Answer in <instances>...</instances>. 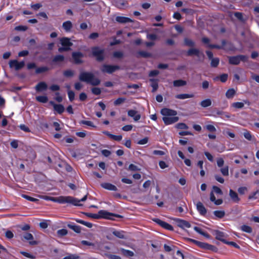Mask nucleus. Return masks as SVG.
I'll return each instance as SVG.
<instances>
[{
  "instance_id": "f257e3e1",
  "label": "nucleus",
  "mask_w": 259,
  "mask_h": 259,
  "mask_svg": "<svg viewBox=\"0 0 259 259\" xmlns=\"http://www.w3.org/2000/svg\"><path fill=\"white\" fill-rule=\"evenodd\" d=\"M84 214L89 218L95 219H105L114 220V219L112 217L119 219L123 218V216L120 214L109 212L104 210H99L98 213L85 212Z\"/></svg>"
},
{
  "instance_id": "f03ea898",
  "label": "nucleus",
  "mask_w": 259,
  "mask_h": 259,
  "mask_svg": "<svg viewBox=\"0 0 259 259\" xmlns=\"http://www.w3.org/2000/svg\"><path fill=\"white\" fill-rule=\"evenodd\" d=\"M79 79L81 81L85 82L94 86L98 85L101 82L100 80L90 72H81L79 75Z\"/></svg>"
},
{
  "instance_id": "7ed1b4c3",
  "label": "nucleus",
  "mask_w": 259,
  "mask_h": 259,
  "mask_svg": "<svg viewBox=\"0 0 259 259\" xmlns=\"http://www.w3.org/2000/svg\"><path fill=\"white\" fill-rule=\"evenodd\" d=\"M92 56L95 57L97 61L101 62L105 59V52L103 49H101L98 46L91 48Z\"/></svg>"
},
{
  "instance_id": "20e7f679",
  "label": "nucleus",
  "mask_w": 259,
  "mask_h": 259,
  "mask_svg": "<svg viewBox=\"0 0 259 259\" xmlns=\"http://www.w3.org/2000/svg\"><path fill=\"white\" fill-rule=\"evenodd\" d=\"M187 240L189 242L193 243L201 248L211 250L214 252H216L217 250V247L207 243L200 242L191 238H187Z\"/></svg>"
},
{
  "instance_id": "39448f33",
  "label": "nucleus",
  "mask_w": 259,
  "mask_h": 259,
  "mask_svg": "<svg viewBox=\"0 0 259 259\" xmlns=\"http://www.w3.org/2000/svg\"><path fill=\"white\" fill-rule=\"evenodd\" d=\"M78 200L77 198H74L72 196H60L56 199L55 202H58L60 203H70L74 206H80L81 204H78Z\"/></svg>"
},
{
  "instance_id": "423d86ee",
  "label": "nucleus",
  "mask_w": 259,
  "mask_h": 259,
  "mask_svg": "<svg viewBox=\"0 0 259 259\" xmlns=\"http://www.w3.org/2000/svg\"><path fill=\"white\" fill-rule=\"evenodd\" d=\"M111 248L107 245H100L99 246V250L101 251V253L107 257L109 259H121V257L119 255L112 254L110 253L109 250Z\"/></svg>"
},
{
  "instance_id": "0eeeda50",
  "label": "nucleus",
  "mask_w": 259,
  "mask_h": 259,
  "mask_svg": "<svg viewBox=\"0 0 259 259\" xmlns=\"http://www.w3.org/2000/svg\"><path fill=\"white\" fill-rule=\"evenodd\" d=\"M229 63L231 65H239L241 61L244 62H246L248 57L243 55H238L234 56H229L228 57Z\"/></svg>"
},
{
  "instance_id": "6e6552de",
  "label": "nucleus",
  "mask_w": 259,
  "mask_h": 259,
  "mask_svg": "<svg viewBox=\"0 0 259 259\" xmlns=\"http://www.w3.org/2000/svg\"><path fill=\"white\" fill-rule=\"evenodd\" d=\"M119 69H120V67L117 65L103 64L101 68L102 72L108 74H112Z\"/></svg>"
},
{
  "instance_id": "1a4fd4ad",
  "label": "nucleus",
  "mask_w": 259,
  "mask_h": 259,
  "mask_svg": "<svg viewBox=\"0 0 259 259\" xmlns=\"http://www.w3.org/2000/svg\"><path fill=\"white\" fill-rule=\"evenodd\" d=\"M201 40L203 44L207 45V47L208 48H209V49H219V50L223 49L224 47L226 45V43H227L226 40L223 39L222 40V45H215V44H209V43L210 42V39L206 37H203L202 38Z\"/></svg>"
},
{
  "instance_id": "9d476101",
  "label": "nucleus",
  "mask_w": 259,
  "mask_h": 259,
  "mask_svg": "<svg viewBox=\"0 0 259 259\" xmlns=\"http://www.w3.org/2000/svg\"><path fill=\"white\" fill-rule=\"evenodd\" d=\"M27 68L28 70L36 68L35 73L37 74L47 72L50 70V68H49L47 66H41L39 67H36V65L34 62L28 63L27 65Z\"/></svg>"
},
{
  "instance_id": "9b49d317",
  "label": "nucleus",
  "mask_w": 259,
  "mask_h": 259,
  "mask_svg": "<svg viewBox=\"0 0 259 259\" xmlns=\"http://www.w3.org/2000/svg\"><path fill=\"white\" fill-rule=\"evenodd\" d=\"M21 238L23 241H28L31 245H37L38 244L37 241L33 240V236L30 233H25L22 235Z\"/></svg>"
},
{
  "instance_id": "f8f14e48",
  "label": "nucleus",
  "mask_w": 259,
  "mask_h": 259,
  "mask_svg": "<svg viewBox=\"0 0 259 259\" xmlns=\"http://www.w3.org/2000/svg\"><path fill=\"white\" fill-rule=\"evenodd\" d=\"M84 57V55L80 52H73L72 53V58L73 62L75 64H80L83 63L82 58Z\"/></svg>"
},
{
  "instance_id": "ddd939ff",
  "label": "nucleus",
  "mask_w": 259,
  "mask_h": 259,
  "mask_svg": "<svg viewBox=\"0 0 259 259\" xmlns=\"http://www.w3.org/2000/svg\"><path fill=\"white\" fill-rule=\"evenodd\" d=\"M153 221L157 224L159 225L160 227L166 230L169 231H173L174 230V228L171 225L159 219H154Z\"/></svg>"
},
{
  "instance_id": "4468645a",
  "label": "nucleus",
  "mask_w": 259,
  "mask_h": 259,
  "mask_svg": "<svg viewBox=\"0 0 259 259\" xmlns=\"http://www.w3.org/2000/svg\"><path fill=\"white\" fill-rule=\"evenodd\" d=\"M9 65L11 68L14 67L16 70H19L24 66L25 62L24 61L18 62L17 60H12L10 61Z\"/></svg>"
},
{
  "instance_id": "2eb2a0df",
  "label": "nucleus",
  "mask_w": 259,
  "mask_h": 259,
  "mask_svg": "<svg viewBox=\"0 0 259 259\" xmlns=\"http://www.w3.org/2000/svg\"><path fill=\"white\" fill-rule=\"evenodd\" d=\"M119 251H120L122 255L123 256L126 257L131 258L134 255V253L133 251L130 250L125 249L123 248H117V251H114V252L118 253Z\"/></svg>"
},
{
  "instance_id": "dca6fc26",
  "label": "nucleus",
  "mask_w": 259,
  "mask_h": 259,
  "mask_svg": "<svg viewBox=\"0 0 259 259\" xmlns=\"http://www.w3.org/2000/svg\"><path fill=\"white\" fill-rule=\"evenodd\" d=\"M213 234L215 235L217 240H220L224 243L227 241L225 239L226 237V234L223 232L219 230H215Z\"/></svg>"
},
{
  "instance_id": "f3484780",
  "label": "nucleus",
  "mask_w": 259,
  "mask_h": 259,
  "mask_svg": "<svg viewBox=\"0 0 259 259\" xmlns=\"http://www.w3.org/2000/svg\"><path fill=\"white\" fill-rule=\"evenodd\" d=\"M161 113L164 117H168L170 116H176L177 114V112L176 110L164 108L161 109Z\"/></svg>"
},
{
  "instance_id": "a211bd4d",
  "label": "nucleus",
  "mask_w": 259,
  "mask_h": 259,
  "mask_svg": "<svg viewBox=\"0 0 259 259\" xmlns=\"http://www.w3.org/2000/svg\"><path fill=\"white\" fill-rule=\"evenodd\" d=\"M179 119V117L174 116L172 117H163L162 120L165 125H169L177 122Z\"/></svg>"
},
{
  "instance_id": "6ab92c4d",
  "label": "nucleus",
  "mask_w": 259,
  "mask_h": 259,
  "mask_svg": "<svg viewBox=\"0 0 259 259\" xmlns=\"http://www.w3.org/2000/svg\"><path fill=\"white\" fill-rule=\"evenodd\" d=\"M50 103L53 106L54 110L58 114H61L64 112L65 108L63 105L55 104L53 101H50Z\"/></svg>"
},
{
  "instance_id": "aec40b11",
  "label": "nucleus",
  "mask_w": 259,
  "mask_h": 259,
  "mask_svg": "<svg viewBox=\"0 0 259 259\" xmlns=\"http://www.w3.org/2000/svg\"><path fill=\"white\" fill-rule=\"evenodd\" d=\"M196 208L201 215L205 216L207 213V209L201 202L199 201L197 203Z\"/></svg>"
},
{
  "instance_id": "412c9836",
  "label": "nucleus",
  "mask_w": 259,
  "mask_h": 259,
  "mask_svg": "<svg viewBox=\"0 0 259 259\" xmlns=\"http://www.w3.org/2000/svg\"><path fill=\"white\" fill-rule=\"evenodd\" d=\"M128 116L133 117L135 121H137L141 118V115L138 113V111L135 110L131 109L127 111Z\"/></svg>"
},
{
  "instance_id": "4be33fe9",
  "label": "nucleus",
  "mask_w": 259,
  "mask_h": 259,
  "mask_svg": "<svg viewBox=\"0 0 259 259\" xmlns=\"http://www.w3.org/2000/svg\"><path fill=\"white\" fill-rule=\"evenodd\" d=\"M115 21L120 24H125L126 23H131L133 22V20L131 18L124 16L116 17Z\"/></svg>"
},
{
  "instance_id": "5701e85b",
  "label": "nucleus",
  "mask_w": 259,
  "mask_h": 259,
  "mask_svg": "<svg viewBox=\"0 0 259 259\" xmlns=\"http://www.w3.org/2000/svg\"><path fill=\"white\" fill-rule=\"evenodd\" d=\"M229 196L231 200L235 203H238L240 200L238 194L232 189L229 190Z\"/></svg>"
},
{
  "instance_id": "b1692460",
  "label": "nucleus",
  "mask_w": 259,
  "mask_h": 259,
  "mask_svg": "<svg viewBox=\"0 0 259 259\" xmlns=\"http://www.w3.org/2000/svg\"><path fill=\"white\" fill-rule=\"evenodd\" d=\"M101 186L103 188L109 191H116L117 190V188L115 185L109 183H103L101 184Z\"/></svg>"
},
{
  "instance_id": "393cba45",
  "label": "nucleus",
  "mask_w": 259,
  "mask_h": 259,
  "mask_svg": "<svg viewBox=\"0 0 259 259\" xmlns=\"http://www.w3.org/2000/svg\"><path fill=\"white\" fill-rule=\"evenodd\" d=\"M61 44L63 47L68 48L69 50L70 47L72 46V43L70 41V39L68 37H63L60 40Z\"/></svg>"
},
{
  "instance_id": "a878e982",
  "label": "nucleus",
  "mask_w": 259,
  "mask_h": 259,
  "mask_svg": "<svg viewBox=\"0 0 259 259\" xmlns=\"http://www.w3.org/2000/svg\"><path fill=\"white\" fill-rule=\"evenodd\" d=\"M178 226L183 229L189 228L191 227V224L188 221L185 220L178 219L177 221Z\"/></svg>"
},
{
  "instance_id": "bb28decb",
  "label": "nucleus",
  "mask_w": 259,
  "mask_h": 259,
  "mask_svg": "<svg viewBox=\"0 0 259 259\" xmlns=\"http://www.w3.org/2000/svg\"><path fill=\"white\" fill-rule=\"evenodd\" d=\"M47 88V84L44 81H40L38 82L35 87V89L37 92L46 91Z\"/></svg>"
},
{
  "instance_id": "cd10ccee",
  "label": "nucleus",
  "mask_w": 259,
  "mask_h": 259,
  "mask_svg": "<svg viewBox=\"0 0 259 259\" xmlns=\"http://www.w3.org/2000/svg\"><path fill=\"white\" fill-rule=\"evenodd\" d=\"M67 226L69 229L73 230L75 233H80L81 232V227L75 225L74 223L70 222L67 225Z\"/></svg>"
},
{
  "instance_id": "c85d7f7f",
  "label": "nucleus",
  "mask_w": 259,
  "mask_h": 259,
  "mask_svg": "<svg viewBox=\"0 0 259 259\" xmlns=\"http://www.w3.org/2000/svg\"><path fill=\"white\" fill-rule=\"evenodd\" d=\"M200 51L195 48H191L188 50L186 53V55L187 56H196L199 57L200 55Z\"/></svg>"
},
{
  "instance_id": "c756f323",
  "label": "nucleus",
  "mask_w": 259,
  "mask_h": 259,
  "mask_svg": "<svg viewBox=\"0 0 259 259\" xmlns=\"http://www.w3.org/2000/svg\"><path fill=\"white\" fill-rule=\"evenodd\" d=\"M105 135L107 136L110 138L116 141H120L122 140V137L121 135H114L112 134H110L108 131H105L103 132Z\"/></svg>"
},
{
  "instance_id": "7c9ffc66",
  "label": "nucleus",
  "mask_w": 259,
  "mask_h": 259,
  "mask_svg": "<svg viewBox=\"0 0 259 259\" xmlns=\"http://www.w3.org/2000/svg\"><path fill=\"white\" fill-rule=\"evenodd\" d=\"M149 81L151 82V86L152 87V92L154 93L158 88V80L155 78H150Z\"/></svg>"
},
{
  "instance_id": "2f4dec72",
  "label": "nucleus",
  "mask_w": 259,
  "mask_h": 259,
  "mask_svg": "<svg viewBox=\"0 0 259 259\" xmlns=\"http://www.w3.org/2000/svg\"><path fill=\"white\" fill-rule=\"evenodd\" d=\"M152 56L151 53H148L147 52L144 51H140L137 52L136 54V57L137 58L143 57L144 58H150Z\"/></svg>"
},
{
  "instance_id": "473e14b6",
  "label": "nucleus",
  "mask_w": 259,
  "mask_h": 259,
  "mask_svg": "<svg viewBox=\"0 0 259 259\" xmlns=\"http://www.w3.org/2000/svg\"><path fill=\"white\" fill-rule=\"evenodd\" d=\"M65 57L62 55H57L55 56L53 59L52 62L55 63H58L60 62H62L64 61Z\"/></svg>"
},
{
  "instance_id": "72a5a7b5",
  "label": "nucleus",
  "mask_w": 259,
  "mask_h": 259,
  "mask_svg": "<svg viewBox=\"0 0 259 259\" xmlns=\"http://www.w3.org/2000/svg\"><path fill=\"white\" fill-rule=\"evenodd\" d=\"M112 234L116 236V237L120 238V239H124L125 238L124 236V231L120 230V231H117L116 230H114L112 231Z\"/></svg>"
},
{
  "instance_id": "f704fd0d",
  "label": "nucleus",
  "mask_w": 259,
  "mask_h": 259,
  "mask_svg": "<svg viewBox=\"0 0 259 259\" xmlns=\"http://www.w3.org/2000/svg\"><path fill=\"white\" fill-rule=\"evenodd\" d=\"M62 27L67 32L70 31L72 27V24L71 21H67L63 23Z\"/></svg>"
},
{
  "instance_id": "c9c22d12",
  "label": "nucleus",
  "mask_w": 259,
  "mask_h": 259,
  "mask_svg": "<svg viewBox=\"0 0 259 259\" xmlns=\"http://www.w3.org/2000/svg\"><path fill=\"white\" fill-rule=\"evenodd\" d=\"M193 97L194 95L192 94H181L176 95L175 98L178 99H185L193 98Z\"/></svg>"
},
{
  "instance_id": "e433bc0d",
  "label": "nucleus",
  "mask_w": 259,
  "mask_h": 259,
  "mask_svg": "<svg viewBox=\"0 0 259 259\" xmlns=\"http://www.w3.org/2000/svg\"><path fill=\"white\" fill-rule=\"evenodd\" d=\"M187 84V82L185 80H183L182 79H178L174 80L173 82V84L175 87H179L184 86Z\"/></svg>"
},
{
  "instance_id": "4c0bfd02",
  "label": "nucleus",
  "mask_w": 259,
  "mask_h": 259,
  "mask_svg": "<svg viewBox=\"0 0 259 259\" xmlns=\"http://www.w3.org/2000/svg\"><path fill=\"white\" fill-rule=\"evenodd\" d=\"M236 94V91L234 89H229L226 93V96L228 99L232 98Z\"/></svg>"
},
{
  "instance_id": "58836bf2",
  "label": "nucleus",
  "mask_w": 259,
  "mask_h": 259,
  "mask_svg": "<svg viewBox=\"0 0 259 259\" xmlns=\"http://www.w3.org/2000/svg\"><path fill=\"white\" fill-rule=\"evenodd\" d=\"M200 105L201 107L203 108H206L211 106V101L209 99H207L204 100H202L200 103Z\"/></svg>"
},
{
  "instance_id": "ea45409f",
  "label": "nucleus",
  "mask_w": 259,
  "mask_h": 259,
  "mask_svg": "<svg viewBox=\"0 0 259 259\" xmlns=\"http://www.w3.org/2000/svg\"><path fill=\"white\" fill-rule=\"evenodd\" d=\"M75 221L77 223L83 225L89 228H91L93 227V224L91 223L85 222L79 219H76Z\"/></svg>"
},
{
  "instance_id": "a19ab883",
  "label": "nucleus",
  "mask_w": 259,
  "mask_h": 259,
  "mask_svg": "<svg viewBox=\"0 0 259 259\" xmlns=\"http://www.w3.org/2000/svg\"><path fill=\"white\" fill-rule=\"evenodd\" d=\"M36 100L40 103H46L48 101V98L47 96H39L36 97Z\"/></svg>"
},
{
  "instance_id": "79ce46f5",
  "label": "nucleus",
  "mask_w": 259,
  "mask_h": 259,
  "mask_svg": "<svg viewBox=\"0 0 259 259\" xmlns=\"http://www.w3.org/2000/svg\"><path fill=\"white\" fill-rule=\"evenodd\" d=\"M211 60L210 66L212 67H217L220 63V59L219 58H213Z\"/></svg>"
},
{
  "instance_id": "37998d69",
  "label": "nucleus",
  "mask_w": 259,
  "mask_h": 259,
  "mask_svg": "<svg viewBox=\"0 0 259 259\" xmlns=\"http://www.w3.org/2000/svg\"><path fill=\"white\" fill-rule=\"evenodd\" d=\"M184 41V44L186 46L193 47L195 46V42L191 39L185 38Z\"/></svg>"
},
{
  "instance_id": "c03bdc74",
  "label": "nucleus",
  "mask_w": 259,
  "mask_h": 259,
  "mask_svg": "<svg viewBox=\"0 0 259 259\" xmlns=\"http://www.w3.org/2000/svg\"><path fill=\"white\" fill-rule=\"evenodd\" d=\"M20 253L24 256L25 257L30 258V259H35L36 258V256L33 254L24 251H20Z\"/></svg>"
},
{
  "instance_id": "a18cd8bd",
  "label": "nucleus",
  "mask_w": 259,
  "mask_h": 259,
  "mask_svg": "<svg viewBox=\"0 0 259 259\" xmlns=\"http://www.w3.org/2000/svg\"><path fill=\"white\" fill-rule=\"evenodd\" d=\"M213 214L216 217L222 219L225 216V212L223 210H215L213 211Z\"/></svg>"
},
{
  "instance_id": "49530a36",
  "label": "nucleus",
  "mask_w": 259,
  "mask_h": 259,
  "mask_svg": "<svg viewBox=\"0 0 259 259\" xmlns=\"http://www.w3.org/2000/svg\"><path fill=\"white\" fill-rule=\"evenodd\" d=\"M63 75L66 77H72L74 74V71L70 70V69H67L66 70H64L63 71Z\"/></svg>"
},
{
  "instance_id": "de8ad7c7",
  "label": "nucleus",
  "mask_w": 259,
  "mask_h": 259,
  "mask_svg": "<svg viewBox=\"0 0 259 259\" xmlns=\"http://www.w3.org/2000/svg\"><path fill=\"white\" fill-rule=\"evenodd\" d=\"M241 230L243 231L244 232L248 233H251L252 231V229L251 227L243 225L241 227Z\"/></svg>"
},
{
  "instance_id": "09e8293b",
  "label": "nucleus",
  "mask_w": 259,
  "mask_h": 259,
  "mask_svg": "<svg viewBox=\"0 0 259 259\" xmlns=\"http://www.w3.org/2000/svg\"><path fill=\"white\" fill-rule=\"evenodd\" d=\"M220 171L224 176H229V166L226 165L224 167H222L220 169Z\"/></svg>"
},
{
  "instance_id": "8fccbe9b",
  "label": "nucleus",
  "mask_w": 259,
  "mask_h": 259,
  "mask_svg": "<svg viewBox=\"0 0 259 259\" xmlns=\"http://www.w3.org/2000/svg\"><path fill=\"white\" fill-rule=\"evenodd\" d=\"M79 123L80 124H85V125H87L88 126L93 127H96L94 124V123L92 121H89V120H81L79 122Z\"/></svg>"
},
{
  "instance_id": "3c124183",
  "label": "nucleus",
  "mask_w": 259,
  "mask_h": 259,
  "mask_svg": "<svg viewBox=\"0 0 259 259\" xmlns=\"http://www.w3.org/2000/svg\"><path fill=\"white\" fill-rule=\"evenodd\" d=\"M57 234L59 237H63L66 235L68 234V231L65 229H60L57 231Z\"/></svg>"
},
{
  "instance_id": "603ef678",
  "label": "nucleus",
  "mask_w": 259,
  "mask_h": 259,
  "mask_svg": "<svg viewBox=\"0 0 259 259\" xmlns=\"http://www.w3.org/2000/svg\"><path fill=\"white\" fill-rule=\"evenodd\" d=\"M232 106L236 109H241L244 107V103L243 102H234L232 103Z\"/></svg>"
},
{
  "instance_id": "864d4df0",
  "label": "nucleus",
  "mask_w": 259,
  "mask_h": 259,
  "mask_svg": "<svg viewBox=\"0 0 259 259\" xmlns=\"http://www.w3.org/2000/svg\"><path fill=\"white\" fill-rule=\"evenodd\" d=\"M22 197L24 198H25V199L27 200H29L30 201H31V202H37L38 200L36 198H33L32 197H31L29 195H26V194H22Z\"/></svg>"
},
{
  "instance_id": "5fc2aeb1",
  "label": "nucleus",
  "mask_w": 259,
  "mask_h": 259,
  "mask_svg": "<svg viewBox=\"0 0 259 259\" xmlns=\"http://www.w3.org/2000/svg\"><path fill=\"white\" fill-rule=\"evenodd\" d=\"M125 100L126 99L125 98H118L114 101V105L115 106L119 105L125 102Z\"/></svg>"
},
{
  "instance_id": "6e6d98bb",
  "label": "nucleus",
  "mask_w": 259,
  "mask_h": 259,
  "mask_svg": "<svg viewBox=\"0 0 259 259\" xmlns=\"http://www.w3.org/2000/svg\"><path fill=\"white\" fill-rule=\"evenodd\" d=\"M127 169L132 171H137L140 170V168H139L138 166L134 164H131L128 166Z\"/></svg>"
},
{
  "instance_id": "4d7b16f0",
  "label": "nucleus",
  "mask_w": 259,
  "mask_h": 259,
  "mask_svg": "<svg viewBox=\"0 0 259 259\" xmlns=\"http://www.w3.org/2000/svg\"><path fill=\"white\" fill-rule=\"evenodd\" d=\"M92 93L95 95H99L101 93V90L99 88L94 87L91 89Z\"/></svg>"
},
{
  "instance_id": "13d9d810",
  "label": "nucleus",
  "mask_w": 259,
  "mask_h": 259,
  "mask_svg": "<svg viewBox=\"0 0 259 259\" xmlns=\"http://www.w3.org/2000/svg\"><path fill=\"white\" fill-rule=\"evenodd\" d=\"M243 135H244V138L246 139H247V140H248V141L252 140V136L251 133L249 131L245 130V132L244 133Z\"/></svg>"
},
{
  "instance_id": "bf43d9fd",
  "label": "nucleus",
  "mask_w": 259,
  "mask_h": 259,
  "mask_svg": "<svg viewBox=\"0 0 259 259\" xmlns=\"http://www.w3.org/2000/svg\"><path fill=\"white\" fill-rule=\"evenodd\" d=\"M113 56L116 58H121L123 57V53L120 51H115L113 53Z\"/></svg>"
},
{
  "instance_id": "052dcab7",
  "label": "nucleus",
  "mask_w": 259,
  "mask_h": 259,
  "mask_svg": "<svg viewBox=\"0 0 259 259\" xmlns=\"http://www.w3.org/2000/svg\"><path fill=\"white\" fill-rule=\"evenodd\" d=\"M258 193H259V189L257 190L256 191L253 192L251 193L250 194H249V195L248 196V199L251 200V199H257V197L256 196V195Z\"/></svg>"
},
{
  "instance_id": "680f3d73",
  "label": "nucleus",
  "mask_w": 259,
  "mask_h": 259,
  "mask_svg": "<svg viewBox=\"0 0 259 259\" xmlns=\"http://www.w3.org/2000/svg\"><path fill=\"white\" fill-rule=\"evenodd\" d=\"M28 29L27 26L23 25H19L15 27V30L16 31H25Z\"/></svg>"
},
{
  "instance_id": "e2e57ef3",
  "label": "nucleus",
  "mask_w": 259,
  "mask_h": 259,
  "mask_svg": "<svg viewBox=\"0 0 259 259\" xmlns=\"http://www.w3.org/2000/svg\"><path fill=\"white\" fill-rule=\"evenodd\" d=\"M212 191L213 192H215L217 194H220V195L223 194V192H222V190L219 187H218V186H213L212 187Z\"/></svg>"
},
{
  "instance_id": "0e129e2a",
  "label": "nucleus",
  "mask_w": 259,
  "mask_h": 259,
  "mask_svg": "<svg viewBox=\"0 0 259 259\" xmlns=\"http://www.w3.org/2000/svg\"><path fill=\"white\" fill-rule=\"evenodd\" d=\"M177 128L179 129H188V125L184 123H179L176 125Z\"/></svg>"
},
{
  "instance_id": "69168bd1",
  "label": "nucleus",
  "mask_w": 259,
  "mask_h": 259,
  "mask_svg": "<svg viewBox=\"0 0 259 259\" xmlns=\"http://www.w3.org/2000/svg\"><path fill=\"white\" fill-rule=\"evenodd\" d=\"M68 96L70 101H72L74 99L75 94L72 91L69 90L68 91Z\"/></svg>"
},
{
  "instance_id": "338daca9",
  "label": "nucleus",
  "mask_w": 259,
  "mask_h": 259,
  "mask_svg": "<svg viewBox=\"0 0 259 259\" xmlns=\"http://www.w3.org/2000/svg\"><path fill=\"white\" fill-rule=\"evenodd\" d=\"M228 77L227 74L223 73L220 76V79L222 82H225L227 80Z\"/></svg>"
},
{
  "instance_id": "774afa93",
  "label": "nucleus",
  "mask_w": 259,
  "mask_h": 259,
  "mask_svg": "<svg viewBox=\"0 0 259 259\" xmlns=\"http://www.w3.org/2000/svg\"><path fill=\"white\" fill-rule=\"evenodd\" d=\"M50 89L53 92H55L60 90V88L58 84H52L50 87Z\"/></svg>"
}]
</instances>
